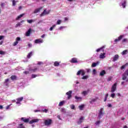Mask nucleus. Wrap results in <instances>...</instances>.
Instances as JSON below:
<instances>
[{"instance_id": "nucleus-1", "label": "nucleus", "mask_w": 128, "mask_h": 128, "mask_svg": "<svg viewBox=\"0 0 128 128\" xmlns=\"http://www.w3.org/2000/svg\"><path fill=\"white\" fill-rule=\"evenodd\" d=\"M106 114V111H104V108H102L98 110V118L100 119L102 118L104 115Z\"/></svg>"}, {"instance_id": "nucleus-2", "label": "nucleus", "mask_w": 128, "mask_h": 128, "mask_svg": "<svg viewBox=\"0 0 128 128\" xmlns=\"http://www.w3.org/2000/svg\"><path fill=\"white\" fill-rule=\"evenodd\" d=\"M122 80H126V82H128V68L124 72L122 75Z\"/></svg>"}, {"instance_id": "nucleus-3", "label": "nucleus", "mask_w": 128, "mask_h": 128, "mask_svg": "<svg viewBox=\"0 0 128 128\" xmlns=\"http://www.w3.org/2000/svg\"><path fill=\"white\" fill-rule=\"evenodd\" d=\"M118 84V83L116 82L114 83L113 86L111 88V92H114L115 90H116V85Z\"/></svg>"}, {"instance_id": "nucleus-4", "label": "nucleus", "mask_w": 128, "mask_h": 128, "mask_svg": "<svg viewBox=\"0 0 128 128\" xmlns=\"http://www.w3.org/2000/svg\"><path fill=\"white\" fill-rule=\"evenodd\" d=\"M52 119L46 120H44V124L45 126H50L52 124Z\"/></svg>"}, {"instance_id": "nucleus-5", "label": "nucleus", "mask_w": 128, "mask_h": 128, "mask_svg": "<svg viewBox=\"0 0 128 128\" xmlns=\"http://www.w3.org/2000/svg\"><path fill=\"white\" fill-rule=\"evenodd\" d=\"M50 12V10H48V12H46V9L44 10L43 12L40 14V16H46V14H48Z\"/></svg>"}, {"instance_id": "nucleus-6", "label": "nucleus", "mask_w": 128, "mask_h": 128, "mask_svg": "<svg viewBox=\"0 0 128 128\" xmlns=\"http://www.w3.org/2000/svg\"><path fill=\"white\" fill-rule=\"evenodd\" d=\"M76 74L77 76H80V74H81V76H84L86 72H84V70H81L78 72Z\"/></svg>"}, {"instance_id": "nucleus-7", "label": "nucleus", "mask_w": 128, "mask_h": 128, "mask_svg": "<svg viewBox=\"0 0 128 128\" xmlns=\"http://www.w3.org/2000/svg\"><path fill=\"white\" fill-rule=\"evenodd\" d=\"M72 91L70 90L66 93V96H68V100H70L72 98Z\"/></svg>"}, {"instance_id": "nucleus-8", "label": "nucleus", "mask_w": 128, "mask_h": 128, "mask_svg": "<svg viewBox=\"0 0 128 128\" xmlns=\"http://www.w3.org/2000/svg\"><path fill=\"white\" fill-rule=\"evenodd\" d=\"M20 38L17 37L16 38V41L13 44V46H16L18 44V42H20Z\"/></svg>"}, {"instance_id": "nucleus-9", "label": "nucleus", "mask_w": 128, "mask_h": 128, "mask_svg": "<svg viewBox=\"0 0 128 128\" xmlns=\"http://www.w3.org/2000/svg\"><path fill=\"white\" fill-rule=\"evenodd\" d=\"M20 120L22 122H25L26 124H28V122H30L29 118H26L22 117L20 118Z\"/></svg>"}, {"instance_id": "nucleus-10", "label": "nucleus", "mask_w": 128, "mask_h": 128, "mask_svg": "<svg viewBox=\"0 0 128 128\" xmlns=\"http://www.w3.org/2000/svg\"><path fill=\"white\" fill-rule=\"evenodd\" d=\"M44 42V40L42 38L36 39L34 40L35 44H42Z\"/></svg>"}, {"instance_id": "nucleus-11", "label": "nucleus", "mask_w": 128, "mask_h": 128, "mask_svg": "<svg viewBox=\"0 0 128 128\" xmlns=\"http://www.w3.org/2000/svg\"><path fill=\"white\" fill-rule=\"evenodd\" d=\"M40 122V119H38V118L33 119L29 122V124H32L34 122Z\"/></svg>"}, {"instance_id": "nucleus-12", "label": "nucleus", "mask_w": 128, "mask_h": 128, "mask_svg": "<svg viewBox=\"0 0 128 128\" xmlns=\"http://www.w3.org/2000/svg\"><path fill=\"white\" fill-rule=\"evenodd\" d=\"M70 62H72V64H78V58H72V60H70Z\"/></svg>"}, {"instance_id": "nucleus-13", "label": "nucleus", "mask_w": 128, "mask_h": 128, "mask_svg": "<svg viewBox=\"0 0 128 128\" xmlns=\"http://www.w3.org/2000/svg\"><path fill=\"white\" fill-rule=\"evenodd\" d=\"M124 35H120L118 36V38H116L114 40V42H120V40L122 38H124Z\"/></svg>"}, {"instance_id": "nucleus-14", "label": "nucleus", "mask_w": 128, "mask_h": 128, "mask_svg": "<svg viewBox=\"0 0 128 128\" xmlns=\"http://www.w3.org/2000/svg\"><path fill=\"white\" fill-rule=\"evenodd\" d=\"M104 48H106V46H103L98 49H97L96 50V52H100V50H102V52H104Z\"/></svg>"}, {"instance_id": "nucleus-15", "label": "nucleus", "mask_w": 128, "mask_h": 128, "mask_svg": "<svg viewBox=\"0 0 128 128\" xmlns=\"http://www.w3.org/2000/svg\"><path fill=\"white\" fill-rule=\"evenodd\" d=\"M84 117L81 116L78 122V124H82L84 122Z\"/></svg>"}, {"instance_id": "nucleus-16", "label": "nucleus", "mask_w": 128, "mask_h": 128, "mask_svg": "<svg viewBox=\"0 0 128 128\" xmlns=\"http://www.w3.org/2000/svg\"><path fill=\"white\" fill-rule=\"evenodd\" d=\"M32 32V28H29L28 30L26 32V36H30Z\"/></svg>"}, {"instance_id": "nucleus-17", "label": "nucleus", "mask_w": 128, "mask_h": 128, "mask_svg": "<svg viewBox=\"0 0 128 128\" xmlns=\"http://www.w3.org/2000/svg\"><path fill=\"white\" fill-rule=\"evenodd\" d=\"M42 7L40 8H36L34 12V14H38V12H40V10H42Z\"/></svg>"}, {"instance_id": "nucleus-18", "label": "nucleus", "mask_w": 128, "mask_h": 128, "mask_svg": "<svg viewBox=\"0 0 128 128\" xmlns=\"http://www.w3.org/2000/svg\"><path fill=\"white\" fill-rule=\"evenodd\" d=\"M10 78H11L12 80H18V77L16 76L12 75L10 76Z\"/></svg>"}, {"instance_id": "nucleus-19", "label": "nucleus", "mask_w": 128, "mask_h": 128, "mask_svg": "<svg viewBox=\"0 0 128 128\" xmlns=\"http://www.w3.org/2000/svg\"><path fill=\"white\" fill-rule=\"evenodd\" d=\"M120 58V56H118V54H116L114 56L113 58V62H116V60H118V59Z\"/></svg>"}, {"instance_id": "nucleus-20", "label": "nucleus", "mask_w": 128, "mask_h": 128, "mask_svg": "<svg viewBox=\"0 0 128 128\" xmlns=\"http://www.w3.org/2000/svg\"><path fill=\"white\" fill-rule=\"evenodd\" d=\"M106 74V70H102L100 74V76H104Z\"/></svg>"}, {"instance_id": "nucleus-21", "label": "nucleus", "mask_w": 128, "mask_h": 128, "mask_svg": "<svg viewBox=\"0 0 128 128\" xmlns=\"http://www.w3.org/2000/svg\"><path fill=\"white\" fill-rule=\"evenodd\" d=\"M24 14H21L19 15L16 18V20H20V18H22V16H24Z\"/></svg>"}, {"instance_id": "nucleus-22", "label": "nucleus", "mask_w": 128, "mask_h": 128, "mask_svg": "<svg viewBox=\"0 0 128 128\" xmlns=\"http://www.w3.org/2000/svg\"><path fill=\"white\" fill-rule=\"evenodd\" d=\"M100 58H106V53L104 52L103 54L102 53H101L100 55Z\"/></svg>"}, {"instance_id": "nucleus-23", "label": "nucleus", "mask_w": 128, "mask_h": 128, "mask_svg": "<svg viewBox=\"0 0 128 128\" xmlns=\"http://www.w3.org/2000/svg\"><path fill=\"white\" fill-rule=\"evenodd\" d=\"M64 104H66L65 100L62 101V102H60V103L58 104V106H64Z\"/></svg>"}, {"instance_id": "nucleus-24", "label": "nucleus", "mask_w": 128, "mask_h": 128, "mask_svg": "<svg viewBox=\"0 0 128 128\" xmlns=\"http://www.w3.org/2000/svg\"><path fill=\"white\" fill-rule=\"evenodd\" d=\"M32 52H30L26 56L27 58H30V57L32 56Z\"/></svg>"}, {"instance_id": "nucleus-25", "label": "nucleus", "mask_w": 128, "mask_h": 128, "mask_svg": "<svg viewBox=\"0 0 128 128\" xmlns=\"http://www.w3.org/2000/svg\"><path fill=\"white\" fill-rule=\"evenodd\" d=\"M98 64H99L98 62H93L92 64V67L96 68V66H98Z\"/></svg>"}, {"instance_id": "nucleus-26", "label": "nucleus", "mask_w": 128, "mask_h": 128, "mask_svg": "<svg viewBox=\"0 0 128 128\" xmlns=\"http://www.w3.org/2000/svg\"><path fill=\"white\" fill-rule=\"evenodd\" d=\"M23 100H24V97H20L16 98V100H17L18 102H22Z\"/></svg>"}, {"instance_id": "nucleus-27", "label": "nucleus", "mask_w": 128, "mask_h": 128, "mask_svg": "<svg viewBox=\"0 0 128 128\" xmlns=\"http://www.w3.org/2000/svg\"><path fill=\"white\" fill-rule=\"evenodd\" d=\"M79 109L80 110H84V105L82 104L80 106H78Z\"/></svg>"}, {"instance_id": "nucleus-28", "label": "nucleus", "mask_w": 128, "mask_h": 128, "mask_svg": "<svg viewBox=\"0 0 128 128\" xmlns=\"http://www.w3.org/2000/svg\"><path fill=\"white\" fill-rule=\"evenodd\" d=\"M17 128H26L24 127V124H18V126Z\"/></svg>"}, {"instance_id": "nucleus-29", "label": "nucleus", "mask_w": 128, "mask_h": 128, "mask_svg": "<svg viewBox=\"0 0 128 128\" xmlns=\"http://www.w3.org/2000/svg\"><path fill=\"white\" fill-rule=\"evenodd\" d=\"M128 50H124L122 52V54L123 56H124V54H128Z\"/></svg>"}, {"instance_id": "nucleus-30", "label": "nucleus", "mask_w": 128, "mask_h": 128, "mask_svg": "<svg viewBox=\"0 0 128 128\" xmlns=\"http://www.w3.org/2000/svg\"><path fill=\"white\" fill-rule=\"evenodd\" d=\"M54 66H60V62H54Z\"/></svg>"}, {"instance_id": "nucleus-31", "label": "nucleus", "mask_w": 128, "mask_h": 128, "mask_svg": "<svg viewBox=\"0 0 128 128\" xmlns=\"http://www.w3.org/2000/svg\"><path fill=\"white\" fill-rule=\"evenodd\" d=\"M126 1L124 0L122 4V6L124 8H126Z\"/></svg>"}, {"instance_id": "nucleus-32", "label": "nucleus", "mask_w": 128, "mask_h": 128, "mask_svg": "<svg viewBox=\"0 0 128 128\" xmlns=\"http://www.w3.org/2000/svg\"><path fill=\"white\" fill-rule=\"evenodd\" d=\"M30 70L31 72H36V70H38V68H36L34 69H30Z\"/></svg>"}, {"instance_id": "nucleus-33", "label": "nucleus", "mask_w": 128, "mask_h": 128, "mask_svg": "<svg viewBox=\"0 0 128 128\" xmlns=\"http://www.w3.org/2000/svg\"><path fill=\"white\" fill-rule=\"evenodd\" d=\"M88 75L84 76L82 77V80H88Z\"/></svg>"}, {"instance_id": "nucleus-34", "label": "nucleus", "mask_w": 128, "mask_h": 128, "mask_svg": "<svg viewBox=\"0 0 128 128\" xmlns=\"http://www.w3.org/2000/svg\"><path fill=\"white\" fill-rule=\"evenodd\" d=\"M108 94H107L105 95L104 102H106V100H108Z\"/></svg>"}, {"instance_id": "nucleus-35", "label": "nucleus", "mask_w": 128, "mask_h": 128, "mask_svg": "<svg viewBox=\"0 0 128 128\" xmlns=\"http://www.w3.org/2000/svg\"><path fill=\"white\" fill-rule=\"evenodd\" d=\"M88 91H83L82 92V94L85 96H86V94H88Z\"/></svg>"}, {"instance_id": "nucleus-36", "label": "nucleus", "mask_w": 128, "mask_h": 128, "mask_svg": "<svg viewBox=\"0 0 128 128\" xmlns=\"http://www.w3.org/2000/svg\"><path fill=\"white\" fill-rule=\"evenodd\" d=\"M70 108L71 110H75L76 106H74V104H72L70 106Z\"/></svg>"}, {"instance_id": "nucleus-37", "label": "nucleus", "mask_w": 128, "mask_h": 128, "mask_svg": "<svg viewBox=\"0 0 128 128\" xmlns=\"http://www.w3.org/2000/svg\"><path fill=\"white\" fill-rule=\"evenodd\" d=\"M54 28H56V24H54L52 27H50V30L52 32L54 30Z\"/></svg>"}, {"instance_id": "nucleus-38", "label": "nucleus", "mask_w": 128, "mask_h": 128, "mask_svg": "<svg viewBox=\"0 0 128 128\" xmlns=\"http://www.w3.org/2000/svg\"><path fill=\"white\" fill-rule=\"evenodd\" d=\"M12 3L13 6H14L16 4V2L15 0H12Z\"/></svg>"}, {"instance_id": "nucleus-39", "label": "nucleus", "mask_w": 128, "mask_h": 128, "mask_svg": "<svg viewBox=\"0 0 128 128\" xmlns=\"http://www.w3.org/2000/svg\"><path fill=\"white\" fill-rule=\"evenodd\" d=\"M34 22V21L32 20H27V22H28V24H32V22Z\"/></svg>"}, {"instance_id": "nucleus-40", "label": "nucleus", "mask_w": 128, "mask_h": 128, "mask_svg": "<svg viewBox=\"0 0 128 128\" xmlns=\"http://www.w3.org/2000/svg\"><path fill=\"white\" fill-rule=\"evenodd\" d=\"M128 42V38H124L122 40V42Z\"/></svg>"}, {"instance_id": "nucleus-41", "label": "nucleus", "mask_w": 128, "mask_h": 128, "mask_svg": "<svg viewBox=\"0 0 128 128\" xmlns=\"http://www.w3.org/2000/svg\"><path fill=\"white\" fill-rule=\"evenodd\" d=\"M75 98H76V100H82V98L81 97H78V96H75Z\"/></svg>"}, {"instance_id": "nucleus-42", "label": "nucleus", "mask_w": 128, "mask_h": 128, "mask_svg": "<svg viewBox=\"0 0 128 128\" xmlns=\"http://www.w3.org/2000/svg\"><path fill=\"white\" fill-rule=\"evenodd\" d=\"M61 22H62V20H58L57 21L56 24H60Z\"/></svg>"}, {"instance_id": "nucleus-43", "label": "nucleus", "mask_w": 128, "mask_h": 128, "mask_svg": "<svg viewBox=\"0 0 128 128\" xmlns=\"http://www.w3.org/2000/svg\"><path fill=\"white\" fill-rule=\"evenodd\" d=\"M110 96L111 98H114L116 96V94L113 93L111 94Z\"/></svg>"}, {"instance_id": "nucleus-44", "label": "nucleus", "mask_w": 128, "mask_h": 128, "mask_svg": "<svg viewBox=\"0 0 128 128\" xmlns=\"http://www.w3.org/2000/svg\"><path fill=\"white\" fill-rule=\"evenodd\" d=\"M0 54H2V55L6 54V52H4V51L0 50Z\"/></svg>"}, {"instance_id": "nucleus-45", "label": "nucleus", "mask_w": 128, "mask_h": 128, "mask_svg": "<svg viewBox=\"0 0 128 128\" xmlns=\"http://www.w3.org/2000/svg\"><path fill=\"white\" fill-rule=\"evenodd\" d=\"M36 76H38V75H36L34 74L32 75V78H36Z\"/></svg>"}, {"instance_id": "nucleus-46", "label": "nucleus", "mask_w": 128, "mask_h": 128, "mask_svg": "<svg viewBox=\"0 0 128 128\" xmlns=\"http://www.w3.org/2000/svg\"><path fill=\"white\" fill-rule=\"evenodd\" d=\"M24 74H30V72L29 71H24Z\"/></svg>"}, {"instance_id": "nucleus-47", "label": "nucleus", "mask_w": 128, "mask_h": 128, "mask_svg": "<svg viewBox=\"0 0 128 128\" xmlns=\"http://www.w3.org/2000/svg\"><path fill=\"white\" fill-rule=\"evenodd\" d=\"M42 110V112H46H46H48V110L47 109H44Z\"/></svg>"}, {"instance_id": "nucleus-48", "label": "nucleus", "mask_w": 128, "mask_h": 128, "mask_svg": "<svg viewBox=\"0 0 128 128\" xmlns=\"http://www.w3.org/2000/svg\"><path fill=\"white\" fill-rule=\"evenodd\" d=\"M100 124V120L96 122L95 123L96 126H98V124Z\"/></svg>"}, {"instance_id": "nucleus-49", "label": "nucleus", "mask_w": 128, "mask_h": 128, "mask_svg": "<svg viewBox=\"0 0 128 128\" xmlns=\"http://www.w3.org/2000/svg\"><path fill=\"white\" fill-rule=\"evenodd\" d=\"M10 82V79H8V78L6 79L5 81L4 82V84H6V82Z\"/></svg>"}, {"instance_id": "nucleus-50", "label": "nucleus", "mask_w": 128, "mask_h": 128, "mask_svg": "<svg viewBox=\"0 0 128 128\" xmlns=\"http://www.w3.org/2000/svg\"><path fill=\"white\" fill-rule=\"evenodd\" d=\"M44 64V63L42 62H39L37 64H38V66H40V64Z\"/></svg>"}, {"instance_id": "nucleus-51", "label": "nucleus", "mask_w": 128, "mask_h": 128, "mask_svg": "<svg viewBox=\"0 0 128 128\" xmlns=\"http://www.w3.org/2000/svg\"><path fill=\"white\" fill-rule=\"evenodd\" d=\"M93 74H96V69L93 70Z\"/></svg>"}, {"instance_id": "nucleus-52", "label": "nucleus", "mask_w": 128, "mask_h": 128, "mask_svg": "<svg viewBox=\"0 0 128 128\" xmlns=\"http://www.w3.org/2000/svg\"><path fill=\"white\" fill-rule=\"evenodd\" d=\"M4 38V36H0V40H3V38Z\"/></svg>"}, {"instance_id": "nucleus-53", "label": "nucleus", "mask_w": 128, "mask_h": 128, "mask_svg": "<svg viewBox=\"0 0 128 128\" xmlns=\"http://www.w3.org/2000/svg\"><path fill=\"white\" fill-rule=\"evenodd\" d=\"M96 100H98V98H92V102H96Z\"/></svg>"}, {"instance_id": "nucleus-54", "label": "nucleus", "mask_w": 128, "mask_h": 128, "mask_svg": "<svg viewBox=\"0 0 128 128\" xmlns=\"http://www.w3.org/2000/svg\"><path fill=\"white\" fill-rule=\"evenodd\" d=\"M126 68V66L123 65V66H121L120 69H121V70H124V68Z\"/></svg>"}, {"instance_id": "nucleus-55", "label": "nucleus", "mask_w": 128, "mask_h": 128, "mask_svg": "<svg viewBox=\"0 0 128 128\" xmlns=\"http://www.w3.org/2000/svg\"><path fill=\"white\" fill-rule=\"evenodd\" d=\"M112 80V78L108 77V82H110Z\"/></svg>"}, {"instance_id": "nucleus-56", "label": "nucleus", "mask_w": 128, "mask_h": 128, "mask_svg": "<svg viewBox=\"0 0 128 128\" xmlns=\"http://www.w3.org/2000/svg\"><path fill=\"white\" fill-rule=\"evenodd\" d=\"M32 44H28V46H29V48H32Z\"/></svg>"}, {"instance_id": "nucleus-57", "label": "nucleus", "mask_w": 128, "mask_h": 128, "mask_svg": "<svg viewBox=\"0 0 128 128\" xmlns=\"http://www.w3.org/2000/svg\"><path fill=\"white\" fill-rule=\"evenodd\" d=\"M20 26V23H18L16 24V28H18V26Z\"/></svg>"}, {"instance_id": "nucleus-58", "label": "nucleus", "mask_w": 128, "mask_h": 128, "mask_svg": "<svg viewBox=\"0 0 128 128\" xmlns=\"http://www.w3.org/2000/svg\"><path fill=\"white\" fill-rule=\"evenodd\" d=\"M64 20H65L66 22V20H68V17H66V18H64Z\"/></svg>"}, {"instance_id": "nucleus-59", "label": "nucleus", "mask_w": 128, "mask_h": 128, "mask_svg": "<svg viewBox=\"0 0 128 128\" xmlns=\"http://www.w3.org/2000/svg\"><path fill=\"white\" fill-rule=\"evenodd\" d=\"M5 4L4 3H2L1 4V6H5Z\"/></svg>"}, {"instance_id": "nucleus-60", "label": "nucleus", "mask_w": 128, "mask_h": 128, "mask_svg": "<svg viewBox=\"0 0 128 128\" xmlns=\"http://www.w3.org/2000/svg\"><path fill=\"white\" fill-rule=\"evenodd\" d=\"M44 36H46V34H44L41 36V38H44Z\"/></svg>"}, {"instance_id": "nucleus-61", "label": "nucleus", "mask_w": 128, "mask_h": 128, "mask_svg": "<svg viewBox=\"0 0 128 128\" xmlns=\"http://www.w3.org/2000/svg\"><path fill=\"white\" fill-rule=\"evenodd\" d=\"M16 104H20V101H17L16 102Z\"/></svg>"}, {"instance_id": "nucleus-62", "label": "nucleus", "mask_w": 128, "mask_h": 128, "mask_svg": "<svg viewBox=\"0 0 128 128\" xmlns=\"http://www.w3.org/2000/svg\"><path fill=\"white\" fill-rule=\"evenodd\" d=\"M2 44H4V41H0V46H2Z\"/></svg>"}, {"instance_id": "nucleus-63", "label": "nucleus", "mask_w": 128, "mask_h": 128, "mask_svg": "<svg viewBox=\"0 0 128 128\" xmlns=\"http://www.w3.org/2000/svg\"><path fill=\"white\" fill-rule=\"evenodd\" d=\"M90 70V69H86V72H89Z\"/></svg>"}, {"instance_id": "nucleus-64", "label": "nucleus", "mask_w": 128, "mask_h": 128, "mask_svg": "<svg viewBox=\"0 0 128 128\" xmlns=\"http://www.w3.org/2000/svg\"><path fill=\"white\" fill-rule=\"evenodd\" d=\"M64 28V26H60V28H58V30H62V28Z\"/></svg>"}]
</instances>
